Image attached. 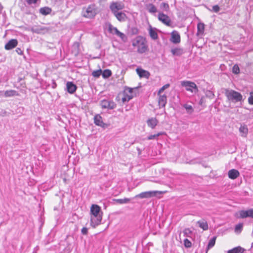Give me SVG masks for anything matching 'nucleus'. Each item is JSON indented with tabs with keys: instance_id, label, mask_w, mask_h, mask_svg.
I'll return each mask as SVG.
<instances>
[{
	"instance_id": "4d7b16f0",
	"label": "nucleus",
	"mask_w": 253,
	"mask_h": 253,
	"mask_svg": "<svg viewBox=\"0 0 253 253\" xmlns=\"http://www.w3.org/2000/svg\"><path fill=\"white\" fill-rule=\"evenodd\" d=\"M4 93H5V91H3V90L0 91V97H4Z\"/></svg>"
},
{
	"instance_id": "13d9d810",
	"label": "nucleus",
	"mask_w": 253,
	"mask_h": 253,
	"mask_svg": "<svg viewBox=\"0 0 253 253\" xmlns=\"http://www.w3.org/2000/svg\"><path fill=\"white\" fill-rule=\"evenodd\" d=\"M56 84L55 83V82L54 81L53 82V84H52V87L53 88H55L56 87Z\"/></svg>"
},
{
	"instance_id": "20e7f679",
	"label": "nucleus",
	"mask_w": 253,
	"mask_h": 253,
	"mask_svg": "<svg viewBox=\"0 0 253 253\" xmlns=\"http://www.w3.org/2000/svg\"><path fill=\"white\" fill-rule=\"evenodd\" d=\"M181 85L185 87L187 91L195 93L198 91L197 86L194 82L191 81H182L181 83Z\"/></svg>"
},
{
	"instance_id": "a878e982",
	"label": "nucleus",
	"mask_w": 253,
	"mask_h": 253,
	"mask_svg": "<svg viewBox=\"0 0 253 253\" xmlns=\"http://www.w3.org/2000/svg\"><path fill=\"white\" fill-rule=\"evenodd\" d=\"M245 249L244 248L238 246L228 251L227 253H243Z\"/></svg>"
},
{
	"instance_id": "f03ea898",
	"label": "nucleus",
	"mask_w": 253,
	"mask_h": 253,
	"mask_svg": "<svg viewBox=\"0 0 253 253\" xmlns=\"http://www.w3.org/2000/svg\"><path fill=\"white\" fill-rule=\"evenodd\" d=\"M225 94L229 101L234 103L238 102H241L243 100L242 95L240 92L234 90L227 89L225 91Z\"/></svg>"
},
{
	"instance_id": "72a5a7b5",
	"label": "nucleus",
	"mask_w": 253,
	"mask_h": 253,
	"mask_svg": "<svg viewBox=\"0 0 253 253\" xmlns=\"http://www.w3.org/2000/svg\"><path fill=\"white\" fill-rule=\"evenodd\" d=\"M148 11L151 13H156L157 11L156 7L152 3H150L147 6Z\"/></svg>"
},
{
	"instance_id": "7ed1b4c3",
	"label": "nucleus",
	"mask_w": 253,
	"mask_h": 253,
	"mask_svg": "<svg viewBox=\"0 0 253 253\" xmlns=\"http://www.w3.org/2000/svg\"><path fill=\"white\" fill-rule=\"evenodd\" d=\"M97 13V9L95 4H90L87 7H84L81 15L83 17L91 19L94 18Z\"/></svg>"
},
{
	"instance_id": "e433bc0d",
	"label": "nucleus",
	"mask_w": 253,
	"mask_h": 253,
	"mask_svg": "<svg viewBox=\"0 0 253 253\" xmlns=\"http://www.w3.org/2000/svg\"><path fill=\"white\" fill-rule=\"evenodd\" d=\"M160 8L163 11L168 12L169 10V6L168 3L162 2L160 4Z\"/></svg>"
},
{
	"instance_id": "423d86ee",
	"label": "nucleus",
	"mask_w": 253,
	"mask_h": 253,
	"mask_svg": "<svg viewBox=\"0 0 253 253\" xmlns=\"http://www.w3.org/2000/svg\"><path fill=\"white\" fill-rule=\"evenodd\" d=\"M93 119L95 125L99 126L104 129L108 128L110 126V124L105 123L103 122L102 117L100 114H96L94 116Z\"/></svg>"
},
{
	"instance_id": "8fccbe9b",
	"label": "nucleus",
	"mask_w": 253,
	"mask_h": 253,
	"mask_svg": "<svg viewBox=\"0 0 253 253\" xmlns=\"http://www.w3.org/2000/svg\"><path fill=\"white\" fill-rule=\"evenodd\" d=\"M183 233L184 235L188 236L189 235H190L192 233V231L189 228H185L183 231Z\"/></svg>"
},
{
	"instance_id": "79ce46f5",
	"label": "nucleus",
	"mask_w": 253,
	"mask_h": 253,
	"mask_svg": "<svg viewBox=\"0 0 253 253\" xmlns=\"http://www.w3.org/2000/svg\"><path fill=\"white\" fill-rule=\"evenodd\" d=\"M232 72L235 74H238L240 73V68L237 65H234L232 68Z\"/></svg>"
},
{
	"instance_id": "b1692460",
	"label": "nucleus",
	"mask_w": 253,
	"mask_h": 253,
	"mask_svg": "<svg viewBox=\"0 0 253 253\" xmlns=\"http://www.w3.org/2000/svg\"><path fill=\"white\" fill-rule=\"evenodd\" d=\"M171 52L174 56H180L183 53V50L181 48H174L171 49Z\"/></svg>"
},
{
	"instance_id": "052dcab7",
	"label": "nucleus",
	"mask_w": 253,
	"mask_h": 253,
	"mask_svg": "<svg viewBox=\"0 0 253 253\" xmlns=\"http://www.w3.org/2000/svg\"><path fill=\"white\" fill-rule=\"evenodd\" d=\"M22 78H19V79H18V82H21V81H22Z\"/></svg>"
},
{
	"instance_id": "37998d69",
	"label": "nucleus",
	"mask_w": 253,
	"mask_h": 253,
	"mask_svg": "<svg viewBox=\"0 0 253 253\" xmlns=\"http://www.w3.org/2000/svg\"><path fill=\"white\" fill-rule=\"evenodd\" d=\"M184 245L186 248H190L192 246L191 242L187 239L184 240Z\"/></svg>"
},
{
	"instance_id": "603ef678",
	"label": "nucleus",
	"mask_w": 253,
	"mask_h": 253,
	"mask_svg": "<svg viewBox=\"0 0 253 253\" xmlns=\"http://www.w3.org/2000/svg\"><path fill=\"white\" fill-rule=\"evenodd\" d=\"M132 91H133V88H130V87H126V88L124 90L125 92H129L130 93H131L132 92Z\"/></svg>"
},
{
	"instance_id": "c03bdc74",
	"label": "nucleus",
	"mask_w": 253,
	"mask_h": 253,
	"mask_svg": "<svg viewBox=\"0 0 253 253\" xmlns=\"http://www.w3.org/2000/svg\"><path fill=\"white\" fill-rule=\"evenodd\" d=\"M206 96L210 98H213L214 96V94L212 91L211 90H207L206 92Z\"/></svg>"
},
{
	"instance_id": "a18cd8bd",
	"label": "nucleus",
	"mask_w": 253,
	"mask_h": 253,
	"mask_svg": "<svg viewBox=\"0 0 253 253\" xmlns=\"http://www.w3.org/2000/svg\"><path fill=\"white\" fill-rule=\"evenodd\" d=\"M118 37H120L121 40L124 41L126 42L127 40L126 36L123 33L120 32V33L117 35Z\"/></svg>"
},
{
	"instance_id": "6e6552de",
	"label": "nucleus",
	"mask_w": 253,
	"mask_h": 253,
	"mask_svg": "<svg viewBox=\"0 0 253 253\" xmlns=\"http://www.w3.org/2000/svg\"><path fill=\"white\" fill-rule=\"evenodd\" d=\"M158 193L157 191H150L142 192L135 196V198H139L141 199L148 198L156 196Z\"/></svg>"
},
{
	"instance_id": "7c9ffc66",
	"label": "nucleus",
	"mask_w": 253,
	"mask_h": 253,
	"mask_svg": "<svg viewBox=\"0 0 253 253\" xmlns=\"http://www.w3.org/2000/svg\"><path fill=\"white\" fill-rule=\"evenodd\" d=\"M133 97L132 95H128L126 93V92H123V97L122 98V102L123 103H125L126 102L129 101L130 99H131Z\"/></svg>"
},
{
	"instance_id": "393cba45",
	"label": "nucleus",
	"mask_w": 253,
	"mask_h": 253,
	"mask_svg": "<svg viewBox=\"0 0 253 253\" xmlns=\"http://www.w3.org/2000/svg\"><path fill=\"white\" fill-rule=\"evenodd\" d=\"M205 30V25L202 23H199L197 25V35L200 36L204 34Z\"/></svg>"
},
{
	"instance_id": "f8f14e48",
	"label": "nucleus",
	"mask_w": 253,
	"mask_h": 253,
	"mask_svg": "<svg viewBox=\"0 0 253 253\" xmlns=\"http://www.w3.org/2000/svg\"><path fill=\"white\" fill-rule=\"evenodd\" d=\"M170 41L173 43L177 44L180 42V36L176 31H173L171 33Z\"/></svg>"
},
{
	"instance_id": "0eeeda50",
	"label": "nucleus",
	"mask_w": 253,
	"mask_h": 253,
	"mask_svg": "<svg viewBox=\"0 0 253 253\" xmlns=\"http://www.w3.org/2000/svg\"><path fill=\"white\" fill-rule=\"evenodd\" d=\"M100 105L103 109H113L117 106V104L112 100L103 99L100 102Z\"/></svg>"
},
{
	"instance_id": "864d4df0",
	"label": "nucleus",
	"mask_w": 253,
	"mask_h": 253,
	"mask_svg": "<svg viewBox=\"0 0 253 253\" xmlns=\"http://www.w3.org/2000/svg\"><path fill=\"white\" fill-rule=\"evenodd\" d=\"M15 51L19 55H22L23 53V50L19 47L17 48Z\"/></svg>"
},
{
	"instance_id": "58836bf2",
	"label": "nucleus",
	"mask_w": 253,
	"mask_h": 253,
	"mask_svg": "<svg viewBox=\"0 0 253 253\" xmlns=\"http://www.w3.org/2000/svg\"><path fill=\"white\" fill-rule=\"evenodd\" d=\"M164 133H165V132H161L155 134L150 135L148 136L147 139H148V140L155 139L158 136H159L161 135L164 134Z\"/></svg>"
},
{
	"instance_id": "f704fd0d",
	"label": "nucleus",
	"mask_w": 253,
	"mask_h": 253,
	"mask_svg": "<svg viewBox=\"0 0 253 253\" xmlns=\"http://www.w3.org/2000/svg\"><path fill=\"white\" fill-rule=\"evenodd\" d=\"M142 39L140 37H137L132 42L133 46H138L141 42H143Z\"/></svg>"
},
{
	"instance_id": "5701e85b",
	"label": "nucleus",
	"mask_w": 253,
	"mask_h": 253,
	"mask_svg": "<svg viewBox=\"0 0 253 253\" xmlns=\"http://www.w3.org/2000/svg\"><path fill=\"white\" fill-rule=\"evenodd\" d=\"M39 11L40 13H41L42 15H47L51 13V12L52 11V9L51 8L49 7L45 6L41 7Z\"/></svg>"
},
{
	"instance_id": "dca6fc26",
	"label": "nucleus",
	"mask_w": 253,
	"mask_h": 253,
	"mask_svg": "<svg viewBox=\"0 0 253 253\" xmlns=\"http://www.w3.org/2000/svg\"><path fill=\"white\" fill-rule=\"evenodd\" d=\"M157 31V29L156 28H153L151 25L149 26V33L151 39L154 40H156L158 38Z\"/></svg>"
},
{
	"instance_id": "5fc2aeb1",
	"label": "nucleus",
	"mask_w": 253,
	"mask_h": 253,
	"mask_svg": "<svg viewBox=\"0 0 253 253\" xmlns=\"http://www.w3.org/2000/svg\"><path fill=\"white\" fill-rule=\"evenodd\" d=\"M27 2L29 4L36 3L38 0H26Z\"/></svg>"
},
{
	"instance_id": "2f4dec72",
	"label": "nucleus",
	"mask_w": 253,
	"mask_h": 253,
	"mask_svg": "<svg viewBox=\"0 0 253 253\" xmlns=\"http://www.w3.org/2000/svg\"><path fill=\"white\" fill-rule=\"evenodd\" d=\"M101 75L104 79H107L111 76L112 72L109 69H105L103 72L102 71Z\"/></svg>"
},
{
	"instance_id": "412c9836",
	"label": "nucleus",
	"mask_w": 253,
	"mask_h": 253,
	"mask_svg": "<svg viewBox=\"0 0 253 253\" xmlns=\"http://www.w3.org/2000/svg\"><path fill=\"white\" fill-rule=\"evenodd\" d=\"M148 126L152 128H154L158 123V121L155 118H151L148 120L147 122Z\"/></svg>"
},
{
	"instance_id": "f257e3e1",
	"label": "nucleus",
	"mask_w": 253,
	"mask_h": 253,
	"mask_svg": "<svg viewBox=\"0 0 253 253\" xmlns=\"http://www.w3.org/2000/svg\"><path fill=\"white\" fill-rule=\"evenodd\" d=\"M91 215L90 217V225L93 228L100 224L102 220L101 208L97 205H92L90 208Z\"/></svg>"
},
{
	"instance_id": "09e8293b",
	"label": "nucleus",
	"mask_w": 253,
	"mask_h": 253,
	"mask_svg": "<svg viewBox=\"0 0 253 253\" xmlns=\"http://www.w3.org/2000/svg\"><path fill=\"white\" fill-rule=\"evenodd\" d=\"M248 102L250 105H253V92H251L248 98Z\"/></svg>"
},
{
	"instance_id": "c756f323",
	"label": "nucleus",
	"mask_w": 253,
	"mask_h": 253,
	"mask_svg": "<svg viewBox=\"0 0 253 253\" xmlns=\"http://www.w3.org/2000/svg\"><path fill=\"white\" fill-rule=\"evenodd\" d=\"M113 201L119 204H124L128 203L130 201V199L127 198L124 199H115Z\"/></svg>"
},
{
	"instance_id": "2eb2a0df",
	"label": "nucleus",
	"mask_w": 253,
	"mask_h": 253,
	"mask_svg": "<svg viewBox=\"0 0 253 253\" xmlns=\"http://www.w3.org/2000/svg\"><path fill=\"white\" fill-rule=\"evenodd\" d=\"M136 72L140 78H145L148 79L150 76V73L146 70H144L141 68H137Z\"/></svg>"
},
{
	"instance_id": "4c0bfd02",
	"label": "nucleus",
	"mask_w": 253,
	"mask_h": 253,
	"mask_svg": "<svg viewBox=\"0 0 253 253\" xmlns=\"http://www.w3.org/2000/svg\"><path fill=\"white\" fill-rule=\"evenodd\" d=\"M243 223H240L236 225L235 227V232L240 233L243 230Z\"/></svg>"
},
{
	"instance_id": "49530a36",
	"label": "nucleus",
	"mask_w": 253,
	"mask_h": 253,
	"mask_svg": "<svg viewBox=\"0 0 253 253\" xmlns=\"http://www.w3.org/2000/svg\"><path fill=\"white\" fill-rule=\"evenodd\" d=\"M130 33L131 35H136L138 33V30L136 27H132L130 30Z\"/></svg>"
},
{
	"instance_id": "39448f33",
	"label": "nucleus",
	"mask_w": 253,
	"mask_h": 253,
	"mask_svg": "<svg viewBox=\"0 0 253 253\" xmlns=\"http://www.w3.org/2000/svg\"><path fill=\"white\" fill-rule=\"evenodd\" d=\"M109 8L114 14L119 12V10L123 9L125 8V5L122 1H113L110 3Z\"/></svg>"
},
{
	"instance_id": "473e14b6",
	"label": "nucleus",
	"mask_w": 253,
	"mask_h": 253,
	"mask_svg": "<svg viewBox=\"0 0 253 253\" xmlns=\"http://www.w3.org/2000/svg\"><path fill=\"white\" fill-rule=\"evenodd\" d=\"M197 224L199 225V226L204 230H207L208 229V224L207 222L198 221L197 222Z\"/></svg>"
},
{
	"instance_id": "ddd939ff",
	"label": "nucleus",
	"mask_w": 253,
	"mask_h": 253,
	"mask_svg": "<svg viewBox=\"0 0 253 253\" xmlns=\"http://www.w3.org/2000/svg\"><path fill=\"white\" fill-rule=\"evenodd\" d=\"M18 44V41L16 39H11L9 40L5 45V48L6 50H10L15 47Z\"/></svg>"
},
{
	"instance_id": "cd10ccee",
	"label": "nucleus",
	"mask_w": 253,
	"mask_h": 253,
	"mask_svg": "<svg viewBox=\"0 0 253 253\" xmlns=\"http://www.w3.org/2000/svg\"><path fill=\"white\" fill-rule=\"evenodd\" d=\"M239 131L242 134V136H246L248 132V128L246 125H241L239 128Z\"/></svg>"
},
{
	"instance_id": "c85d7f7f",
	"label": "nucleus",
	"mask_w": 253,
	"mask_h": 253,
	"mask_svg": "<svg viewBox=\"0 0 253 253\" xmlns=\"http://www.w3.org/2000/svg\"><path fill=\"white\" fill-rule=\"evenodd\" d=\"M109 32L113 35L117 36L120 32L116 27H113L112 25L110 24L108 27Z\"/></svg>"
},
{
	"instance_id": "1a4fd4ad",
	"label": "nucleus",
	"mask_w": 253,
	"mask_h": 253,
	"mask_svg": "<svg viewBox=\"0 0 253 253\" xmlns=\"http://www.w3.org/2000/svg\"><path fill=\"white\" fill-rule=\"evenodd\" d=\"M158 19L167 26H170L171 21L169 16L163 12H160L158 15Z\"/></svg>"
},
{
	"instance_id": "de8ad7c7",
	"label": "nucleus",
	"mask_w": 253,
	"mask_h": 253,
	"mask_svg": "<svg viewBox=\"0 0 253 253\" xmlns=\"http://www.w3.org/2000/svg\"><path fill=\"white\" fill-rule=\"evenodd\" d=\"M169 86V84H167L163 86L159 90L158 94L159 95L161 93L164 91V90L168 88Z\"/></svg>"
},
{
	"instance_id": "680f3d73",
	"label": "nucleus",
	"mask_w": 253,
	"mask_h": 253,
	"mask_svg": "<svg viewBox=\"0 0 253 253\" xmlns=\"http://www.w3.org/2000/svg\"><path fill=\"white\" fill-rule=\"evenodd\" d=\"M253 247V243H252V247Z\"/></svg>"
},
{
	"instance_id": "4468645a",
	"label": "nucleus",
	"mask_w": 253,
	"mask_h": 253,
	"mask_svg": "<svg viewBox=\"0 0 253 253\" xmlns=\"http://www.w3.org/2000/svg\"><path fill=\"white\" fill-rule=\"evenodd\" d=\"M66 88L67 91L70 93H74L77 90V85L72 82H68L66 84Z\"/></svg>"
},
{
	"instance_id": "ea45409f",
	"label": "nucleus",
	"mask_w": 253,
	"mask_h": 253,
	"mask_svg": "<svg viewBox=\"0 0 253 253\" xmlns=\"http://www.w3.org/2000/svg\"><path fill=\"white\" fill-rule=\"evenodd\" d=\"M102 74L101 69L94 71L92 72V75L95 78H99Z\"/></svg>"
},
{
	"instance_id": "6e6d98bb",
	"label": "nucleus",
	"mask_w": 253,
	"mask_h": 253,
	"mask_svg": "<svg viewBox=\"0 0 253 253\" xmlns=\"http://www.w3.org/2000/svg\"><path fill=\"white\" fill-rule=\"evenodd\" d=\"M205 102V97L204 96H203L201 97V98L199 101V104L202 105Z\"/></svg>"
},
{
	"instance_id": "bb28decb",
	"label": "nucleus",
	"mask_w": 253,
	"mask_h": 253,
	"mask_svg": "<svg viewBox=\"0 0 253 253\" xmlns=\"http://www.w3.org/2000/svg\"><path fill=\"white\" fill-rule=\"evenodd\" d=\"M216 237L213 236L211 240L209 241L208 243V245L207 246V249H206V253H207L209 250H210L211 248H212L215 243Z\"/></svg>"
},
{
	"instance_id": "aec40b11",
	"label": "nucleus",
	"mask_w": 253,
	"mask_h": 253,
	"mask_svg": "<svg viewBox=\"0 0 253 253\" xmlns=\"http://www.w3.org/2000/svg\"><path fill=\"white\" fill-rule=\"evenodd\" d=\"M19 95L17 91L15 90H7L5 91V93H4V97H10L14 96H18Z\"/></svg>"
},
{
	"instance_id": "4be33fe9",
	"label": "nucleus",
	"mask_w": 253,
	"mask_h": 253,
	"mask_svg": "<svg viewBox=\"0 0 253 253\" xmlns=\"http://www.w3.org/2000/svg\"><path fill=\"white\" fill-rule=\"evenodd\" d=\"M147 49V46L144 42H141L140 45L137 47V52L139 53H143L146 51Z\"/></svg>"
},
{
	"instance_id": "9b49d317",
	"label": "nucleus",
	"mask_w": 253,
	"mask_h": 253,
	"mask_svg": "<svg viewBox=\"0 0 253 253\" xmlns=\"http://www.w3.org/2000/svg\"><path fill=\"white\" fill-rule=\"evenodd\" d=\"M49 30V28L41 26H35L33 27L31 29V31L33 33L37 34L44 33L45 32H48Z\"/></svg>"
},
{
	"instance_id": "bf43d9fd",
	"label": "nucleus",
	"mask_w": 253,
	"mask_h": 253,
	"mask_svg": "<svg viewBox=\"0 0 253 253\" xmlns=\"http://www.w3.org/2000/svg\"><path fill=\"white\" fill-rule=\"evenodd\" d=\"M137 150L138 152V154L140 155L141 154V150H140V148L137 147Z\"/></svg>"
},
{
	"instance_id": "3c124183",
	"label": "nucleus",
	"mask_w": 253,
	"mask_h": 253,
	"mask_svg": "<svg viewBox=\"0 0 253 253\" xmlns=\"http://www.w3.org/2000/svg\"><path fill=\"white\" fill-rule=\"evenodd\" d=\"M81 232L83 235H87L88 233V229L86 227H83L81 230Z\"/></svg>"
},
{
	"instance_id": "c9c22d12",
	"label": "nucleus",
	"mask_w": 253,
	"mask_h": 253,
	"mask_svg": "<svg viewBox=\"0 0 253 253\" xmlns=\"http://www.w3.org/2000/svg\"><path fill=\"white\" fill-rule=\"evenodd\" d=\"M183 107L186 109L187 112L190 114H192L194 111L193 108L191 105L184 104Z\"/></svg>"
},
{
	"instance_id": "6ab92c4d",
	"label": "nucleus",
	"mask_w": 253,
	"mask_h": 253,
	"mask_svg": "<svg viewBox=\"0 0 253 253\" xmlns=\"http://www.w3.org/2000/svg\"><path fill=\"white\" fill-rule=\"evenodd\" d=\"M116 18L120 22L125 21L127 19L126 15L123 12H118L114 14Z\"/></svg>"
},
{
	"instance_id": "a211bd4d",
	"label": "nucleus",
	"mask_w": 253,
	"mask_h": 253,
	"mask_svg": "<svg viewBox=\"0 0 253 253\" xmlns=\"http://www.w3.org/2000/svg\"><path fill=\"white\" fill-rule=\"evenodd\" d=\"M228 177L232 179L237 178L240 175L239 171L235 169H232L228 172Z\"/></svg>"
},
{
	"instance_id": "f3484780",
	"label": "nucleus",
	"mask_w": 253,
	"mask_h": 253,
	"mask_svg": "<svg viewBox=\"0 0 253 253\" xmlns=\"http://www.w3.org/2000/svg\"><path fill=\"white\" fill-rule=\"evenodd\" d=\"M159 100H158V103L159 105L160 106V108L161 107H165L166 106V104L167 103V97L166 95L163 94V95H159Z\"/></svg>"
},
{
	"instance_id": "9d476101",
	"label": "nucleus",
	"mask_w": 253,
	"mask_h": 253,
	"mask_svg": "<svg viewBox=\"0 0 253 253\" xmlns=\"http://www.w3.org/2000/svg\"><path fill=\"white\" fill-rule=\"evenodd\" d=\"M239 216L238 218H245L248 217L253 218V209H250L248 210H241L239 211Z\"/></svg>"
},
{
	"instance_id": "a19ab883",
	"label": "nucleus",
	"mask_w": 253,
	"mask_h": 253,
	"mask_svg": "<svg viewBox=\"0 0 253 253\" xmlns=\"http://www.w3.org/2000/svg\"><path fill=\"white\" fill-rule=\"evenodd\" d=\"M209 10L217 13L219 11L220 8L218 5H214L212 6V9H211L210 8H208Z\"/></svg>"
}]
</instances>
